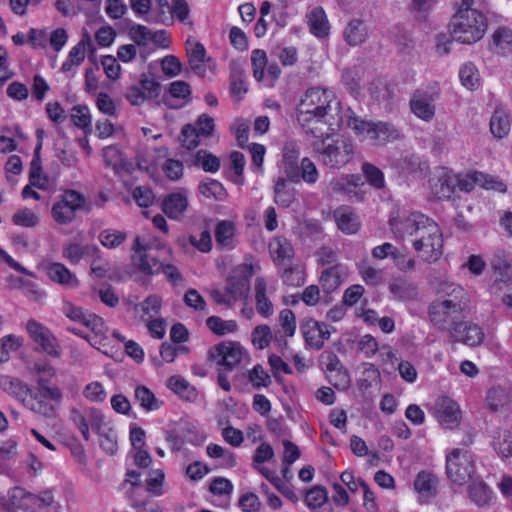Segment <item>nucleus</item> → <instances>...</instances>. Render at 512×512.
Masks as SVG:
<instances>
[{
  "instance_id": "nucleus-1",
  "label": "nucleus",
  "mask_w": 512,
  "mask_h": 512,
  "mask_svg": "<svg viewBox=\"0 0 512 512\" xmlns=\"http://www.w3.org/2000/svg\"><path fill=\"white\" fill-rule=\"evenodd\" d=\"M393 233L402 238H411L418 257L425 262L437 261L443 253V237L438 224L420 212H412L403 218L390 219Z\"/></svg>"
},
{
  "instance_id": "nucleus-2",
  "label": "nucleus",
  "mask_w": 512,
  "mask_h": 512,
  "mask_svg": "<svg viewBox=\"0 0 512 512\" xmlns=\"http://www.w3.org/2000/svg\"><path fill=\"white\" fill-rule=\"evenodd\" d=\"M341 103L332 91L312 87L301 97L297 111V121L306 133L316 135L318 124L332 126L340 120Z\"/></svg>"
},
{
  "instance_id": "nucleus-3",
  "label": "nucleus",
  "mask_w": 512,
  "mask_h": 512,
  "mask_svg": "<svg viewBox=\"0 0 512 512\" xmlns=\"http://www.w3.org/2000/svg\"><path fill=\"white\" fill-rule=\"evenodd\" d=\"M441 292L445 298L433 301L428 308L429 320L439 330L449 331L452 336L455 326L461 323L467 297L463 288L454 283H444Z\"/></svg>"
},
{
  "instance_id": "nucleus-4",
  "label": "nucleus",
  "mask_w": 512,
  "mask_h": 512,
  "mask_svg": "<svg viewBox=\"0 0 512 512\" xmlns=\"http://www.w3.org/2000/svg\"><path fill=\"white\" fill-rule=\"evenodd\" d=\"M312 150L318 161L330 169H341L353 161L357 155V147L354 142L345 137H330L323 133L313 135Z\"/></svg>"
},
{
  "instance_id": "nucleus-5",
  "label": "nucleus",
  "mask_w": 512,
  "mask_h": 512,
  "mask_svg": "<svg viewBox=\"0 0 512 512\" xmlns=\"http://www.w3.org/2000/svg\"><path fill=\"white\" fill-rule=\"evenodd\" d=\"M452 38L463 44H472L484 36L487 19L479 10L457 11L450 22Z\"/></svg>"
},
{
  "instance_id": "nucleus-6",
  "label": "nucleus",
  "mask_w": 512,
  "mask_h": 512,
  "mask_svg": "<svg viewBox=\"0 0 512 512\" xmlns=\"http://www.w3.org/2000/svg\"><path fill=\"white\" fill-rule=\"evenodd\" d=\"M63 399L62 389L56 385H46L44 379L38 381V386L32 388L25 402V408L35 414L51 419L56 415V409Z\"/></svg>"
},
{
  "instance_id": "nucleus-7",
  "label": "nucleus",
  "mask_w": 512,
  "mask_h": 512,
  "mask_svg": "<svg viewBox=\"0 0 512 512\" xmlns=\"http://www.w3.org/2000/svg\"><path fill=\"white\" fill-rule=\"evenodd\" d=\"M86 198L76 190H66L57 197L51 213L54 220L62 225L71 223L76 218V213L85 208Z\"/></svg>"
},
{
  "instance_id": "nucleus-8",
  "label": "nucleus",
  "mask_w": 512,
  "mask_h": 512,
  "mask_svg": "<svg viewBox=\"0 0 512 512\" xmlns=\"http://www.w3.org/2000/svg\"><path fill=\"white\" fill-rule=\"evenodd\" d=\"M446 473L448 478L463 485L473 478L475 464L471 454L466 450L454 449L446 457Z\"/></svg>"
},
{
  "instance_id": "nucleus-9",
  "label": "nucleus",
  "mask_w": 512,
  "mask_h": 512,
  "mask_svg": "<svg viewBox=\"0 0 512 512\" xmlns=\"http://www.w3.org/2000/svg\"><path fill=\"white\" fill-rule=\"evenodd\" d=\"M439 97L437 89H418L410 99V109L419 119L430 122L436 112L435 102Z\"/></svg>"
},
{
  "instance_id": "nucleus-10",
  "label": "nucleus",
  "mask_w": 512,
  "mask_h": 512,
  "mask_svg": "<svg viewBox=\"0 0 512 512\" xmlns=\"http://www.w3.org/2000/svg\"><path fill=\"white\" fill-rule=\"evenodd\" d=\"M244 354L245 351L240 344L227 342L212 347L208 352V357L219 366H223L225 370L231 371L241 363Z\"/></svg>"
},
{
  "instance_id": "nucleus-11",
  "label": "nucleus",
  "mask_w": 512,
  "mask_h": 512,
  "mask_svg": "<svg viewBox=\"0 0 512 512\" xmlns=\"http://www.w3.org/2000/svg\"><path fill=\"white\" fill-rule=\"evenodd\" d=\"M12 503L26 512H39L42 508L50 506L54 497L50 491H44L40 495L26 492L24 489L15 487L9 492Z\"/></svg>"
},
{
  "instance_id": "nucleus-12",
  "label": "nucleus",
  "mask_w": 512,
  "mask_h": 512,
  "mask_svg": "<svg viewBox=\"0 0 512 512\" xmlns=\"http://www.w3.org/2000/svg\"><path fill=\"white\" fill-rule=\"evenodd\" d=\"M252 268L248 265H240L234 268L226 281L225 291L234 304L241 298H245L250 290V277Z\"/></svg>"
},
{
  "instance_id": "nucleus-13",
  "label": "nucleus",
  "mask_w": 512,
  "mask_h": 512,
  "mask_svg": "<svg viewBox=\"0 0 512 512\" xmlns=\"http://www.w3.org/2000/svg\"><path fill=\"white\" fill-rule=\"evenodd\" d=\"M27 331L34 343L37 345V350L52 357L60 356V346L49 329L35 320H29L27 323Z\"/></svg>"
},
{
  "instance_id": "nucleus-14",
  "label": "nucleus",
  "mask_w": 512,
  "mask_h": 512,
  "mask_svg": "<svg viewBox=\"0 0 512 512\" xmlns=\"http://www.w3.org/2000/svg\"><path fill=\"white\" fill-rule=\"evenodd\" d=\"M134 252L133 262L137 269L145 275H154L160 272L161 262L152 256L148 251L150 245L141 240L140 237L134 239L132 246Z\"/></svg>"
},
{
  "instance_id": "nucleus-15",
  "label": "nucleus",
  "mask_w": 512,
  "mask_h": 512,
  "mask_svg": "<svg viewBox=\"0 0 512 512\" xmlns=\"http://www.w3.org/2000/svg\"><path fill=\"white\" fill-rule=\"evenodd\" d=\"M433 414L440 423V425L446 429H453L459 424L460 411L456 402L449 397L438 398L432 408Z\"/></svg>"
},
{
  "instance_id": "nucleus-16",
  "label": "nucleus",
  "mask_w": 512,
  "mask_h": 512,
  "mask_svg": "<svg viewBox=\"0 0 512 512\" xmlns=\"http://www.w3.org/2000/svg\"><path fill=\"white\" fill-rule=\"evenodd\" d=\"M78 322L89 328L93 332L94 336L90 337L88 335H84L82 331L76 328H68V330L87 339L91 345L96 346L97 344H101L102 340L106 339L107 327L101 317L94 313L85 311Z\"/></svg>"
},
{
  "instance_id": "nucleus-17",
  "label": "nucleus",
  "mask_w": 512,
  "mask_h": 512,
  "mask_svg": "<svg viewBox=\"0 0 512 512\" xmlns=\"http://www.w3.org/2000/svg\"><path fill=\"white\" fill-rule=\"evenodd\" d=\"M491 267L493 283L490 286V291L493 294H498L504 288L509 287L512 282L511 266L503 256L495 255L491 260Z\"/></svg>"
},
{
  "instance_id": "nucleus-18",
  "label": "nucleus",
  "mask_w": 512,
  "mask_h": 512,
  "mask_svg": "<svg viewBox=\"0 0 512 512\" xmlns=\"http://www.w3.org/2000/svg\"><path fill=\"white\" fill-rule=\"evenodd\" d=\"M301 331L306 342L315 349H320L324 341L330 337L328 325L313 319H306L301 323Z\"/></svg>"
},
{
  "instance_id": "nucleus-19",
  "label": "nucleus",
  "mask_w": 512,
  "mask_h": 512,
  "mask_svg": "<svg viewBox=\"0 0 512 512\" xmlns=\"http://www.w3.org/2000/svg\"><path fill=\"white\" fill-rule=\"evenodd\" d=\"M438 478L431 472L421 471L414 480V490L418 495L420 503H427L434 498L438 492Z\"/></svg>"
},
{
  "instance_id": "nucleus-20",
  "label": "nucleus",
  "mask_w": 512,
  "mask_h": 512,
  "mask_svg": "<svg viewBox=\"0 0 512 512\" xmlns=\"http://www.w3.org/2000/svg\"><path fill=\"white\" fill-rule=\"evenodd\" d=\"M300 147L295 141H288L283 147V169L287 179L293 183L300 182L298 159Z\"/></svg>"
},
{
  "instance_id": "nucleus-21",
  "label": "nucleus",
  "mask_w": 512,
  "mask_h": 512,
  "mask_svg": "<svg viewBox=\"0 0 512 512\" xmlns=\"http://www.w3.org/2000/svg\"><path fill=\"white\" fill-rule=\"evenodd\" d=\"M269 252L276 265L289 266L295 251L291 242L285 237H275L269 243Z\"/></svg>"
},
{
  "instance_id": "nucleus-22",
  "label": "nucleus",
  "mask_w": 512,
  "mask_h": 512,
  "mask_svg": "<svg viewBox=\"0 0 512 512\" xmlns=\"http://www.w3.org/2000/svg\"><path fill=\"white\" fill-rule=\"evenodd\" d=\"M455 341L462 342L468 346H479L485 337V334L477 324H467L461 320L458 326H455L451 336Z\"/></svg>"
},
{
  "instance_id": "nucleus-23",
  "label": "nucleus",
  "mask_w": 512,
  "mask_h": 512,
  "mask_svg": "<svg viewBox=\"0 0 512 512\" xmlns=\"http://www.w3.org/2000/svg\"><path fill=\"white\" fill-rule=\"evenodd\" d=\"M470 501L478 507L490 505L493 492L490 487L480 478H472L467 487Z\"/></svg>"
},
{
  "instance_id": "nucleus-24",
  "label": "nucleus",
  "mask_w": 512,
  "mask_h": 512,
  "mask_svg": "<svg viewBox=\"0 0 512 512\" xmlns=\"http://www.w3.org/2000/svg\"><path fill=\"white\" fill-rule=\"evenodd\" d=\"M0 386L8 394L20 401L23 406H25V402L32 390V387L23 380L12 376H2L0 378Z\"/></svg>"
},
{
  "instance_id": "nucleus-25",
  "label": "nucleus",
  "mask_w": 512,
  "mask_h": 512,
  "mask_svg": "<svg viewBox=\"0 0 512 512\" xmlns=\"http://www.w3.org/2000/svg\"><path fill=\"white\" fill-rule=\"evenodd\" d=\"M255 308L259 315L268 318L274 313V306L268 296L267 285L263 278L258 277L255 280Z\"/></svg>"
},
{
  "instance_id": "nucleus-26",
  "label": "nucleus",
  "mask_w": 512,
  "mask_h": 512,
  "mask_svg": "<svg viewBox=\"0 0 512 512\" xmlns=\"http://www.w3.org/2000/svg\"><path fill=\"white\" fill-rule=\"evenodd\" d=\"M492 447L501 458L512 457V430L497 427L492 431Z\"/></svg>"
},
{
  "instance_id": "nucleus-27",
  "label": "nucleus",
  "mask_w": 512,
  "mask_h": 512,
  "mask_svg": "<svg viewBox=\"0 0 512 512\" xmlns=\"http://www.w3.org/2000/svg\"><path fill=\"white\" fill-rule=\"evenodd\" d=\"M188 207L187 196L183 193H172L162 203L163 212L172 219H178Z\"/></svg>"
},
{
  "instance_id": "nucleus-28",
  "label": "nucleus",
  "mask_w": 512,
  "mask_h": 512,
  "mask_svg": "<svg viewBox=\"0 0 512 512\" xmlns=\"http://www.w3.org/2000/svg\"><path fill=\"white\" fill-rule=\"evenodd\" d=\"M338 228L347 234L356 233L359 229V218L350 207H340L334 213Z\"/></svg>"
},
{
  "instance_id": "nucleus-29",
  "label": "nucleus",
  "mask_w": 512,
  "mask_h": 512,
  "mask_svg": "<svg viewBox=\"0 0 512 512\" xmlns=\"http://www.w3.org/2000/svg\"><path fill=\"white\" fill-rule=\"evenodd\" d=\"M49 278L60 284L70 288L77 287L79 281L75 274H73L64 264L52 263L48 267Z\"/></svg>"
},
{
  "instance_id": "nucleus-30",
  "label": "nucleus",
  "mask_w": 512,
  "mask_h": 512,
  "mask_svg": "<svg viewBox=\"0 0 512 512\" xmlns=\"http://www.w3.org/2000/svg\"><path fill=\"white\" fill-rule=\"evenodd\" d=\"M167 386L178 396L188 402H194L198 397L196 388L181 376H171L167 380Z\"/></svg>"
},
{
  "instance_id": "nucleus-31",
  "label": "nucleus",
  "mask_w": 512,
  "mask_h": 512,
  "mask_svg": "<svg viewBox=\"0 0 512 512\" xmlns=\"http://www.w3.org/2000/svg\"><path fill=\"white\" fill-rule=\"evenodd\" d=\"M400 137V132L393 125L386 122H372L368 139L377 143L396 140Z\"/></svg>"
},
{
  "instance_id": "nucleus-32",
  "label": "nucleus",
  "mask_w": 512,
  "mask_h": 512,
  "mask_svg": "<svg viewBox=\"0 0 512 512\" xmlns=\"http://www.w3.org/2000/svg\"><path fill=\"white\" fill-rule=\"evenodd\" d=\"M308 25L310 32L319 38L326 37L329 34V23L322 7H316L308 16Z\"/></svg>"
},
{
  "instance_id": "nucleus-33",
  "label": "nucleus",
  "mask_w": 512,
  "mask_h": 512,
  "mask_svg": "<svg viewBox=\"0 0 512 512\" xmlns=\"http://www.w3.org/2000/svg\"><path fill=\"white\" fill-rule=\"evenodd\" d=\"M230 91L237 98H242L247 92L245 70L240 63L235 61L230 63Z\"/></svg>"
},
{
  "instance_id": "nucleus-34",
  "label": "nucleus",
  "mask_w": 512,
  "mask_h": 512,
  "mask_svg": "<svg viewBox=\"0 0 512 512\" xmlns=\"http://www.w3.org/2000/svg\"><path fill=\"white\" fill-rule=\"evenodd\" d=\"M494 51L501 55L512 52V30L507 27H498L492 34Z\"/></svg>"
},
{
  "instance_id": "nucleus-35",
  "label": "nucleus",
  "mask_w": 512,
  "mask_h": 512,
  "mask_svg": "<svg viewBox=\"0 0 512 512\" xmlns=\"http://www.w3.org/2000/svg\"><path fill=\"white\" fill-rule=\"evenodd\" d=\"M345 41L352 46L363 43L367 37V29L362 20L353 19L346 26L343 33Z\"/></svg>"
},
{
  "instance_id": "nucleus-36",
  "label": "nucleus",
  "mask_w": 512,
  "mask_h": 512,
  "mask_svg": "<svg viewBox=\"0 0 512 512\" xmlns=\"http://www.w3.org/2000/svg\"><path fill=\"white\" fill-rule=\"evenodd\" d=\"M295 200V189L288 185L287 179L277 178L274 184V201L282 207H289Z\"/></svg>"
},
{
  "instance_id": "nucleus-37",
  "label": "nucleus",
  "mask_w": 512,
  "mask_h": 512,
  "mask_svg": "<svg viewBox=\"0 0 512 512\" xmlns=\"http://www.w3.org/2000/svg\"><path fill=\"white\" fill-rule=\"evenodd\" d=\"M342 270L341 265H334L325 269L320 276V284L326 293L335 291L342 283Z\"/></svg>"
},
{
  "instance_id": "nucleus-38",
  "label": "nucleus",
  "mask_w": 512,
  "mask_h": 512,
  "mask_svg": "<svg viewBox=\"0 0 512 512\" xmlns=\"http://www.w3.org/2000/svg\"><path fill=\"white\" fill-rule=\"evenodd\" d=\"M134 397L145 411H156L163 405V401L144 385L135 388Z\"/></svg>"
},
{
  "instance_id": "nucleus-39",
  "label": "nucleus",
  "mask_w": 512,
  "mask_h": 512,
  "mask_svg": "<svg viewBox=\"0 0 512 512\" xmlns=\"http://www.w3.org/2000/svg\"><path fill=\"white\" fill-rule=\"evenodd\" d=\"M510 127V120L507 113L503 109L497 108L490 120L491 133L496 138L501 139L509 133Z\"/></svg>"
},
{
  "instance_id": "nucleus-40",
  "label": "nucleus",
  "mask_w": 512,
  "mask_h": 512,
  "mask_svg": "<svg viewBox=\"0 0 512 512\" xmlns=\"http://www.w3.org/2000/svg\"><path fill=\"white\" fill-rule=\"evenodd\" d=\"M235 226L231 221L223 220L216 225L215 239L219 246L231 249L234 246Z\"/></svg>"
},
{
  "instance_id": "nucleus-41",
  "label": "nucleus",
  "mask_w": 512,
  "mask_h": 512,
  "mask_svg": "<svg viewBox=\"0 0 512 512\" xmlns=\"http://www.w3.org/2000/svg\"><path fill=\"white\" fill-rule=\"evenodd\" d=\"M189 57V65L194 73L203 77L206 73L204 60L206 56L205 47L197 42L191 50L187 51Z\"/></svg>"
},
{
  "instance_id": "nucleus-42",
  "label": "nucleus",
  "mask_w": 512,
  "mask_h": 512,
  "mask_svg": "<svg viewBox=\"0 0 512 512\" xmlns=\"http://www.w3.org/2000/svg\"><path fill=\"white\" fill-rule=\"evenodd\" d=\"M390 292L394 298L400 301L413 300L417 297V288L414 284L398 280L390 285Z\"/></svg>"
},
{
  "instance_id": "nucleus-43",
  "label": "nucleus",
  "mask_w": 512,
  "mask_h": 512,
  "mask_svg": "<svg viewBox=\"0 0 512 512\" xmlns=\"http://www.w3.org/2000/svg\"><path fill=\"white\" fill-rule=\"evenodd\" d=\"M208 328L216 335L223 336L237 330V323L234 320H223L218 316H210L206 320Z\"/></svg>"
},
{
  "instance_id": "nucleus-44",
  "label": "nucleus",
  "mask_w": 512,
  "mask_h": 512,
  "mask_svg": "<svg viewBox=\"0 0 512 512\" xmlns=\"http://www.w3.org/2000/svg\"><path fill=\"white\" fill-rule=\"evenodd\" d=\"M89 48L93 53L95 48L89 34L86 32L81 41H79L69 52L68 60L79 66L85 59V50Z\"/></svg>"
},
{
  "instance_id": "nucleus-45",
  "label": "nucleus",
  "mask_w": 512,
  "mask_h": 512,
  "mask_svg": "<svg viewBox=\"0 0 512 512\" xmlns=\"http://www.w3.org/2000/svg\"><path fill=\"white\" fill-rule=\"evenodd\" d=\"M199 191L207 198L222 200L226 197V190L223 185L214 179H207L199 184Z\"/></svg>"
},
{
  "instance_id": "nucleus-46",
  "label": "nucleus",
  "mask_w": 512,
  "mask_h": 512,
  "mask_svg": "<svg viewBox=\"0 0 512 512\" xmlns=\"http://www.w3.org/2000/svg\"><path fill=\"white\" fill-rule=\"evenodd\" d=\"M272 338V331L266 324L256 326L251 333L252 343L259 350L268 347Z\"/></svg>"
},
{
  "instance_id": "nucleus-47",
  "label": "nucleus",
  "mask_w": 512,
  "mask_h": 512,
  "mask_svg": "<svg viewBox=\"0 0 512 512\" xmlns=\"http://www.w3.org/2000/svg\"><path fill=\"white\" fill-rule=\"evenodd\" d=\"M195 164L201 166L205 172L215 173L220 168L218 157L207 150H199L195 155Z\"/></svg>"
},
{
  "instance_id": "nucleus-48",
  "label": "nucleus",
  "mask_w": 512,
  "mask_h": 512,
  "mask_svg": "<svg viewBox=\"0 0 512 512\" xmlns=\"http://www.w3.org/2000/svg\"><path fill=\"white\" fill-rule=\"evenodd\" d=\"M362 172L367 182L375 189H382L385 186V179L383 172L375 165L364 162L362 164Z\"/></svg>"
},
{
  "instance_id": "nucleus-49",
  "label": "nucleus",
  "mask_w": 512,
  "mask_h": 512,
  "mask_svg": "<svg viewBox=\"0 0 512 512\" xmlns=\"http://www.w3.org/2000/svg\"><path fill=\"white\" fill-rule=\"evenodd\" d=\"M187 240L192 246L196 247L201 252H208L211 250V235L207 230L202 231L199 238H197L194 235H190L188 238H186L185 236L179 237L178 244L181 246H185Z\"/></svg>"
},
{
  "instance_id": "nucleus-50",
  "label": "nucleus",
  "mask_w": 512,
  "mask_h": 512,
  "mask_svg": "<svg viewBox=\"0 0 512 512\" xmlns=\"http://www.w3.org/2000/svg\"><path fill=\"white\" fill-rule=\"evenodd\" d=\"M127 238V234L114 229H105L99 234L101 244L109 249L120 246Z\"/></svg>"
},
{
  "instance_id": "nucleus-51",
  "label": "nucleus",
  "mask_w": 512,
  "mask_h": 512,
  "mask_svg": "<svg viewBox=\"0 0 512 512\" xmlns=\"http://www.w3.org/2000/svg\"><path fill=\"white\" fill-rule=\"evenodd\" d=\"M299 174L300 181L303 180L307 184H314L319 179V171L315 163L308 157L301 160Z\"/></svg>"
},
{
  "instance_id": "nucleus-52",
  "label": "nucleus",
  "mask_w": 512,
  "mask_h": 512,
  "mask_svg": "<svg viewBox=\"0 0 512 512\" xmlns=\"http://www.w3.org/2000/svg\"><path fill=\"white\" fill-rule=\"evenodd\" d=\"M459 77L462 84L470 90L479 86V74L472 63H466L460 68Z\"/></svg>"
},
{
  "instance_id": "nucleus-53",
  "label": "nucleus",
  "mask_w": 512,
  "mask_h": 512,
  "mask_svg": "<svg viewBox=\"0 0 512 512\" xmlns=\"http://www.w3.org/2000/svg\"><path fill=\"white\" fill-rule=\"evenodd\" d=\"M41 148H42V144L40 142L35 147V151H34L35 155L30 164V173H29V176L31 179V185L37 186L39 188L44 187V185L46 183L45 178H43V181L41 182L42 167H41V160H40V156H39V152H40Z\"/></svg>"
},
{
  "instance_id": "nucleus-54",
  "label": "nucleus",
  "mask_w": 512,
  "mask_h": 512,
  "mask_svg": "<svg viewBox=\"0 0 512 512\" xmlns=\"http://www.w3.org/2000/svg\"><path fill=\"white\" fill-rule=\"evenodd\" d=\"M100 437V446L101 448L110 455H114L118 450V441L117 435L113 428L110 426L109 428L103 429L101 433L98 434Z\"/></svg>"
},
{
  "instance_id": "nucleus-55",
  "label": "nucleus",
  "mask_w": 512,
  "mask_h": 512,
  "mask_svg": "<svg viewBox=\"0 0 512 512\" xmlns=\"http://www.w3.org/2000/svg\"><path fill=\"white\" fill-rule=\"evenodd\" d=\"M28 369L31 374L37 377V384L40 379H44L46 385H50V379L56 374L55 369L46 361H35Z\"/></svg>"
},
{
  "instance_id": "nucleus-56",
  "label": "nucleus",
  "mask_w": 512,
  "mask_h": 512,
  "mask_svg": "<svg viewBox=\"0 0 512 512\" xmlns=\"http://www.w3.org/2000/svg\"><path fill=\"white\" fill-rule=\"evenodd\" d=\"M486 400L490 410L497 412L508 403V395L503 388L494 387L489 390Z\"/></svg>"
},
{
  "instance_id": "nucleus-57",
  "label": "nucleus",
  "mask_w": 512,
  "mask_h": 512,
  "mask_svg": "<svg viewBox=\"0 0 512 512\" xmlns=\"http://www.w3.org/2000/svg\"><path fill=\"white\" fill-rule=\"evenodd\" d=\"M328 500V494L324 487L315 486L311 488L305 496V503L309 508L316 509L325 504Z\"/></svg>"
},
{
  "instance_id": "nucleus-58",
  "label": "nucleus",
  "mask_w": 512,
  "mask_h": 512,
  "mask_svg": "<svg viewBox=\"0 0 512 512\" xmlns=\"http://www.w3.org/2000/svg\"><path fill=\"white\" fill-rule=\"evenodd\" d=\"M347 126L352 129L357 135L369 136L372 122L365 121L358 117L350 109L347 110Z\"/></svg>"
},
{
  "instance_id": "nucleus-59",
  "label": "nucleus",
  "mask_w": 512,
  "mask_h": 512,
  "mask_svg": "<svg viewBox=\"0 0 512 512\" xmlns=\"http://www.w3.org/2000/svg\"><path fill=\"white\" fill-rule=\"evenodd\" d=\"M89 250V246L84 247L77 243H69L63 247V257L71 264L76 265Z\"/></svg>"
},
{
  "instance_id": "nucleus-60",
  "label": "nucleus",
  "mask_w": 512,
  "mask_h": 512,
  "mask_svg": "<svg viewBox=\"0 0 512 512\" xmlns=\"http://www.w3.org/2000/svg\"><path fill=\"white\" fill-rule=\"evenodd\" d=\"M88 409L80 411L73 408L70 411V419L73 424L80 430L83 438L88 441L90 439V433L88 430Z\"/></svg>"
},
{
  "instance_id": "nucleus-61",
  "label": "nucleus",
  "mask_w": 512,
  "mask_h": 512,
  "mask_svg": "<svg viewBox=\"0 0 512 512\" xmlns=\"http://www.w3.org/2000/svg\"><path fill=\"white\" fill-rule=\"evenodd\" d=\"M71 119L81 129L91 130V117L86 106L77 105L72 108Z\"/></svg>"
},
{
  "instance_id": "nucleus-62",
  "label": "nucleus",
  "mask_w": 512,
  "mask_h": 512,
  "mask_svg": "<svg viewBox=\"0 0 512 512\" xmlns=\"http://www.w3.org/2000/svg\"><path fill=\"white\" fill-rule=\"evenodd\" d=\"M199 137L200 135L194 125L186 124L183 126L180 135V141L183 147L189 150L196 148L199 144Z\"/></svg>"
},
{
  "instance_id": "nucleus-63",
  "label": "nucleus",
  "mask_w": 512,
  "mask_h": 512,
  "mask_svg": "<svg viewBox=\"0 0 512 512\" xmlns=\"http://www.w3.org/2000/svg\"><path fill=\"white\" fill-rule=\"evenodd\" d=\"M141 310L147 318L157 316L162 307V298L159 295L151 294L141 303Z\"/></svg>"
},
{
  "instance_id": "nucleus-64",
  "label": "nucleus",
  "mask_w": 512,
  "mask_h": 512,
  "mask_svg": "<svg viewBox=\"0 0 512 512\" xmlns=\"http://www.w3.org/2000/svg\"><path fill=\"white\" fill-rule=\"evenodd\" d=\"M278 321L285 336L292 337L296 331V317L293 311L284 309L279 313Z\"/></svg>"
}]
</instances>
